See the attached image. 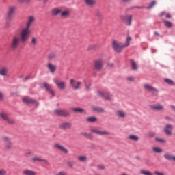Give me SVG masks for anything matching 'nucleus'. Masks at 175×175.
Listing matches in <instances>:
<instances>
[{"label":"nucleus","instance_id":"4","mask_svg":"<svg viewBox=\"0 0 175 175\" xmlns=\"http://www.w3.org/2000/svg\"><path fill=\"white\" fill-rule=\"evenodd\" d=\"M0 118H2V120L9 125H13L14 124V120L10 118L9 115L5 112L0 113Z\"/></svg>","mask_w":175,"mask_h":175},{"label":"nucleus","instance_id":"20","mask_svg":"<svg viewBox=\"0 0 175 175\" xmlns=\"http://www.w3.org/2000/svg\"><path fill=\"white\" fill-rule=\"evenodd\" d=\"M116 116L119 118H125L126 117V113L122 110H118L116 111Z\"/></svg>","mask_w":175,"mask_h":175},{"label":"nucleus","instance_id":"6","mask_svg":"<svg viewBox=\"0 0 175 175\" xmlns=\"http://www.w3.org/2000/svg\"><path fill=\"white\" fill-rule=\"evenodd\" d=\"M20 40L21 42V38L17 36L13 37L11 41L10 47L12 50H16L20 46Z\"/></svg>","mask_w":175,"mask_h":175},{"label":"nucleus","instance_id":"36","mask_svg":"<svg viewBox=\"0 0 175 175\" xmlns=\"http://www.w3.org/2000/svg\"><path fill=\"white\" fill-rule=\"evenodd\" d=\"M131 65L133 70H137V64H136V62H135V60L131 61Z\"/></svg>","mask_w":175,"mask_h":175},{"label":"nucleus","instance_id":"28","mask_svg":"<svg viewBox=\"0 0 175 175\" xmlns=\"http://www.w3.org/2000/svg\"><path fill=\"white\" fill-rule=\"evenodd\" d=\"M95 14L98 20H103V14H102V12L99 10H96Z\"/></svg>","mask_w":175,"mask_h":175},{"label":"nucleus","instance_id":"47","mask_svg":"<svg viewBox=\"0 0 175 175\" xmlns=\"http://www.w3.org/2000/svg\"><path fill=\"white\" fill-rule=\"evenodd\" d=\"M157 3L155 2V1H153L150 3V4L149 5V6L148 7V9H151L152 8H154V6H155V4Z\"/></svg>","mask_w":175,"mask_h":175},{"label":"nucleus","instance_id":"43","mask_svg":"<svg viewBox=\"0 0 175 175\" xmlns=\"http://www.w3.org/2000/svg\"><path fill=\"white\" fill-rule=\"evenodd\" d=\"M12 142H7V144H5V148L6 150H12Z\"/></svg>","mask_w":175,"mask_h":175},{"label":"nucleus","instance_id":"22","mask_svg":"<svg viewBox=\"0 0 175 175\" xmlns=\"http://www.w3.org/2000/svg\"><path fill=\"white\" fill-rule=\"evenodd\" d=\"M44 85V88H46V90H47V91L49 92V93L51 94V95L52 96H55V94L54 93V90H53L51 89V86L50 85L45 83Z\"/></svg>","mask_w":175,"mask_h":175},{"label":"nucleus","instance_id":"37","mask_svg":"<svg viewBox=\"0 0 175 175\" xmlns=\"http://www.w3.org/2000/svg\"><path fill=\"white\" fill-rule=\"evenodd\" d=\"M164 81L165 83H167V84H168V85H175L174 81H173V80H172V79H165L164 80Z\"/></svg>","mask_w":175,"mask_h":175},{"label":"nucleus","instance_id":"25","mask_svg":"<svg viewBox=\"0 0 175 175\" xmlns=\"http://www.w3.org/2000/svg\"><path fill=\"white\" fill-rule=\"evenodd\" d=\"M173 155L169 152H166L163 155V158L166 159V161H173Z\"/></svg>","mask_w":175,"mask_h":175},{"label":"nucleus","instance_id":"23","mask_svg":"<svg viewBox=\"0 0 175 175\" xmlns=\"http://www.w3.org/2000/svg\"><path fill=\"white\" fill-rule=\"evenodd\" d=\"M48 59L49 61H55L57 59V53L52 52L48 55Z\"/></svg>","mask_w":175,"mask_h":175},{"label":"nucleus","instance_id":"14","mask_svg":"<svg viewBox=\"0 0 175 175\" xmlns=\"http://www.w3.org/2000/svg\"><path fill=\"white\" fill-rule=\"evenodd\" d=\"M23 100L24 103L36 105V106H39V103H38V101H36L34 99H32L29 97H24L23 98Z\"/></svg>","mask_w":175,"mask_h":175},{"label":"nucleus","instance_id":"62","mask_svg":"<svg viewBox=\"0 0 175 175\" xmlns=\"http://www.w3.org/2000/svg\"><path fill=\"white\" fill-rule=\"evenodd\" d=\"M108 66H111H111H114V64H113V63H111V64H108Z\"/></svg>","mask_w":175,"mask_h":175},{"label":"nucleus","instance_id":"63","mask_svg":"<svg viewBox=\"0 0 175 175\" xmlns=\"http://www.w3.org/2000/svg\"><path fill=\"white\" fill-rule=\"evenodd\" d=\"M165 120H172L169 116L165 117Z\"/></svg>","mask_w":175,"mask_h":175},{"label":"nucleus","instance_id":"50","mask_svg":"<svg viewBox=\"0 0 175 175\" xmlns=\"http://www.w3.org/2000/svg\"><path fill=\"white\" fill-rule=\"evenodd\" d=\"M31 161H37V162H42V159L39 157H33Z\"/></svg>","mask_w":175,"mask_h":175},{"label":"nucleus","instance_id":"39","mask_svg":"<svg viewBox=\"0 0 175 175\" xmlns=\"http://www.w3.org/2000/svg\"><path fill=\"white\" fill-rule=\"evenodd\" d=\"M98 49V44H92L89 45L88 50H96Z\"/></svg>","mask_w":175,"mask_h":175},{"label":"nucleus","instance_id":"19","mask_svg":"<svg viewBox=\"0 0 175 175\" xmlns=\"http://www.w3.org/2000/svg\"><path fill=\"white\" fill-rule=\"evenodd\" d=\"M72 126V123L68 122H64L59 124L61 129H69Z\"/></svg>","mask_w":175,"mask_h":175},{"label":"nucleus","instance_id":"13","mask_svg":"<svg viewBox=\"0 0 175 175\" xmlns=\"http://www.w3.org/2000/svg\"><path fill=\"white\" fill-rule=\"evenodd\" d=\"M98 95L99 96H101V98H104L107 100H111V99H113V96H111V94L102 91H98Z\"/></svg>","mask_w":175,"mask_h":175},{"label":"nucleus","instance_id":"27","mask_svg":"<svg viewBox=\"0 0 175 175\" xmlns=\"http://www.w3.org/2000/svg\"><path fill=\"white\" fill-rule=\"evenodd\" d=\"M77 159L79 162L85 163L88 158L85 155H80L78 157Z\"/></svg>","mask_w":175,"mask_h":175},{"label":"nucleus","instance_id":"44","mask_svg":"<svg viewBox=\"0 0 175 175\" xmlns=\"http://www.w3.org/2000/svg\"><path fill=\"white\" fill-rule=\"evenodd\" d=\"M156 142L159 143H166V140L163 138H156Z\"/></svg>","mask_w":175,"mask_h":175},{"label":"nucleus","instance_id":"57","mask_svg":"<svg viewBox=\"0 0 175 175\" xmlns=\"http://www.w3.org/2000/svg\"><path fill=\"white\" fill-rule=\"evenodd\" d=\"M170 109H172L173 110V111L175 112V106L174 105H171Z\"/></svg>","mask_w":175,"mask_h":175},{"label":"nucleus","instance_id":"5","mask_svg":"<svg viewBox=\"0 0 175 175\" xmlns=\"http://www.w3.org/2000/svg\"><path fill=\"white\" fill-rule=\"evenodd\" d=\"M53 83H55L59 90H61L62 91L66 90V83L65 81H61L59 79L56 78L53 79Z\"/></svg>","mask_w":175,"mask_h":175},{"label":"nucleus","instance_id":"33","mask_svg":"<svg viewBox=\"0 0 175 175\" xmlns=\"http://www.w3.org/2000/svg\"><path fill=\"white\" fill-rule=\"evenodd\" d=\"M129 139L133 142H139V137L135 135H131L129 136Z\"/></svg>","mask_w":175,"mask_h":175},{"label":"nucleus","instance_id":"60","mask_svg":"<svg viewBox=\"0 0 175 175\" xmlns=\"http://www.w3.org/2000/svg\"><path fill=\"white\" fill-rule=\"evenodd\" d=\"M122 2H124V3L131 2V0H122Z\"/></svg>","mask_w":175,"mask_h":175},{"label":"nucleus","instance_id":"51","mask_svg":"<svg viewBox=\"0 0 175 175\" xmlns=\"http://www.w3.org/2000/svg\"><path fill=\"white\" fill-rule=\"evenodd\" d=\"M5 174H6V170H0V175H5Z\"/></svg>","mask_w":175,"mask_h":175},{"label":"nucleus","instance_id":"59","mask_svg":"<svg viewBox=\"0 0 175 175\" xmlns=\"http://www.w3.org/2000/svg\"><path fill=\"white\" fill-rule=\"evenodd\" d=\"M154 35H155V36H159V33L157 32V31H154Z\"/></svg>","mask_w":175,"mask_h":175},{"label":"nucleus","instance_id":"31","mask_svg":"<svg viewBox=\"0 0 175 175\" xmlns=\"http://www.w3.org/2000/svg\"><path fill=\"white\" fill-rule=\"evenodd\" d=\"M152 150L154 151V152H156L157 154H161L163 152V150H162V148L157 146L153 147Z\"/></svg>","mask_w":175,"mask_h":175},{"label":"nucleus","instance_id":"49","mask_svg":"<svg viewBox=\"0 0 175 175\" xmlns=\"http://www.w3.org/2000/svg\"><path fill=\"white\" fill-rule=\"evenodd\" d=\"M5 99V95L0 91V101L2 102Z\"/></svg>","mask_w":175,"mask_h":175},{"label":"nucleus","instance_id":"64","mask_svg":"<svg viewBox=\"0 0 175 175\" xmlns=\"http://www.w3.org/2000/svg\"><path fill=\"white\" fill-rule=\"evenodd\" d=\"M172 161H174V162H175V156H174V157H172Z\"/></svg>","mask_w":175,"mask_h":175},{"label":"nucleus","instance_id":"3","mask_svg":"<svg viewBox=\"0 0 175 175\" xmlns=\"http://www.w3.org/2000/svg\"><path fill=\"white\" fill-rule=\"evenodd\" d=\"M144 88L146 90V91H148V92H151L152 95L153 96H158L159 90L158 89L151 86L148 83L144 84Z\"/></svg>","mask_w":175,"mask_h":175},{"label":"nucleus","instance_id":"54","mask_svg":"<svg viewBox=\"0 0 175 175\" xmlns=\"http://www.w3.org/2000/svg\"><path fill=\"white\" fill-rule=\"evenodd\" d=\"M128 81H133L135 80V78L133 77H127Z\"/></svg>","mask_w":175,"mask_h":175},{"label":"nucleus","instance_id":"21","mask_svg":"<svg viewBox=\"0 0 175 175\" xmlns=\"http://www.w3.org/2000/svg\"><path fill=\"white\" fill-rule=\"evenodd\" d=\"M70 15V10H66L64 11L62 10V12H60L61 17H63L64 18H66L69 17Z\"/></svg>","mask_w":175,"mask_h":175},{"label":"nucleus","instance_id":"61","mask_svg":"<svg viewBox=\"0 0 175 175\" xmlns=\"http://www.w3.org/2000/svg\"><path fill=\"white\" fill-rule=\"evenodd\" d=\"M165 12H161L160 16L161 17H163V16H165Z\"/></svg>","mask_w":175,"mask_h":175},{"label":"nucleus","instance_id":"42","mask_svg":"<svg viewBox=\"0 0 175 175\" xmlns=\"http://www.w3.org/2000/svg\"><path fill=\"white\" fill-rule=\"evenodd\" d=\"M72 111L75 113H84V109L81 108H72Z\"/></svg>","mask_w":175,"mask_h":175},{"label":"nucleus","instance_id":"26","mask_svg":"<svg viewBox=\"0 0 175 175\" xmlns=\"http://www.w3.org/2000/svg\"><path fill=\"white\" fill-rule=\"evenodd\" d=\"M24 175H36V172L31 170H25L23 172Z\"/></svg>","mask_w":175,"mask_h":175},{"label":"nucleus","instance_id":"8","mask_svg":"<svg viewBox=\"0 0 175 175\" xmlns=\"http://www.w3.org/2000/svg\"><path fill=\"white\" fill-rule=\"evenodd\" d=\"M70 85L72 90H80L81 88V82L76 81L75 79H72L70 80Z\"/></svg>","mask_w":175,"mask_h":175},{"label":"nucleus","instance_id":"29","mask_svg":"<svg viewBox=\"0 0 175 175\" xmlns=\"http://www.w3.org/2000/svg\"><path fill=\"white\" fill-rule=\"evenodd\" d=\"M0 75H1V76H8V68L3 67L0 70Z\"/></svg>","mask_w":175,"mask_h":175},{"label":"nucleus","instance_id":"2","mask_svg":"<svg viewBox=\"0 0 175 175\" xmlns=\"http://www.w3.org/2000/svg\"><path fill=\"white\" fill-rule=\"evenodd\" d=\"M132 40V38L128 36L126 40V43L122 44L116 40H113L112 42V47L116 53H121L125 47H128L130 44V42Z\"/></svg>","mask_w":175,"mask_h":175},{"label":"nucleus","instance_id":"52","mask_svg":"<svg viewBox=\"0 0 175 175\" xmlns=\"http://www.w3.org/2000/svg\"><path fill=\"white\" fill-rule=\"evenodd\" d=\"M56 175H66V172H65L64 171H61V172H58L57 174H56Z\"/></svg>","mask_w":175,"mask_h":175},{"label":"nucleus","instance_id":"56","mask_svg":"<svg viewBox=\"0 0 175 175\" xmlns=\"http://www.w3.org/2000/svg\"><path fill=\"white\" fill-rule=\"evenodd\" d=\"M165 17L166 18H172V15L170 14H166Z\"/></svg>","mask_w":175,"mask_h":175},{"label":"nucleus","instance_id":"34","mask_svg":"<svg viewBox=\"0 0 175 175\" xmlns=\"http://www.w3.org/2000/svg\"><path fill=\"white\" fill-rule=\"evenodd\" d=\"M92 110H94V111H97L98 113H103V111H105L103 108L98 107H92Z\"/></svg>","mask_w":175,"mask_h":175},{"label":"nucleus","instance_id":"45","mask_svg":"<svg viewBox=\"0 0 175 175\" xmlns=\"http://www.w3.org/2000/svg\"><path fill=\"white\" fill-rule=\"evenodd\" d=\"M29 2V0H18V3H20V5H23V3H28Z\"/></svg>","mask_w":175,"mask_h":175},{"label":"nucleus","instance_id":"15","mask_svg":"<svg viewBox=\"0 0 175 175\" xmlns=\"http://www.w3.org/2000/svg\"><path fill=\"white\" fill-rule=\"evenodd\" d=\"M46 68L49 70L50 73H55L57 70V65L53 64L51 62H49L46 64Z\"/></svg>","mask_w":175,"mask_h":175},{"label":"nucleus","instance_id":"53","mask_svg":"<svg viewBox=\"0 0 175 175\" xmlns=\"http://www.w3.org/2000/svg\"><path fill=\"white\" fill-rule=\"evenodd\" d=\"M154 174L155 175H165V174L163 172H159L158 171H155Z\"/></svg>","mask_w":175,"mask_h":175},{"label":"nucleus","instance_id":"7","mask_svg":"<svg viewBox=\"0 0 175 175\" xmlns=\"http://www.w3.org/2000/svg\"><path fill=\"white\" fill-rule=\"evenodd\" d=\"M105 61H103V59H98L94 61V69L98 71L102 70Z\"/></svg>","mask_w":175,"mask_h":175},{"label":"nucleus","instance_id":"17","mask_svg":"<svg viewBox=\"0 0 175 175\" xmlns=\"http://www.w3.org/2000/svg\"><path fill=\"white\" fill-rule=\"evenodd\" d=\"M83 2L89 8H94L96 5V0H83Z\"/></svg>","mask_w":175,"mask_h":175},{"label":"nucleus","instance_id":"11","mask_svg":"<svg viewBox=\"0 0 175 175\" xmlns=\"http://www.w3.org/2000/svg\"><path fill=\"white\" fill-rule=\"evenodd\" d=\"M132 15L122 16L121 19L128 26L132 25Z\"/></svg>","mask_w":175,"mask_h":175},{"label":"nucleus","instance_id":"12","mask_svg":"<svg viewBox=\"0 0 175 175\" xmlns=\"http://www.w3.org/2000/svg\"><path fill=\"white\" fill-rule=\"evenodd\" d=\"M55 148H56V150H58L59 151H60L61 152H63V154H69V150L65 148L64 146L59 144H55L54 145Z\"/></svg>","mask_w":175,"mask_h":175},{"label":"nucleus","instance_id":"38","mask_svg":"<svg viewBox=\"0 0 175 175\" xmlns=\"http://www.w3.org/2000/svg\"><path fill=\"white\" fill-rule=\"evenodd\" d=\"M81 136H83L84 137H87V139H92L91 134L88 133L87 132H82L81 133Z\"/></svg>","mask_w":175,"mask_h":175},{"label":"nucleus","instance_id":"58","mask_svg":"<svg viewBox=\"0 0 175 175\" xmlns=\"http://www.w3.org/2000/svg\"><path fill=\"white\" fill-rule=\"evenodd\" d=\"M41 162H44V163H49V161L46 159H42L41 160Z\"/></svg>","mask_w":175,"mask_h":175},{"label":"nucleus","instance_id":"9","mask_svg":"<svg viewBox=\"0 0 175 175\" xmlns=\"http://www.w3.org/2000/svg\"><path fill=\"white\" fill-rule=\"evenodd\" d=\"M90 132L92 133H96V135H99L100 136H107L111 135L110 132L106 131H100L98 129H92Z\"/></svg>","mask_w":175,"mask_h":175},{"label":"nucleus","instance_id":"40","mask_svg":"<svg viewBox=\"0 0 175 175\" xmlns=\"http://www.w3.org/2000/svg\"><path fill=\"white\" fill-rule=\"evenodd\" d=\"M2 140L3 142H4V143H10V142H12L10 139V137H8L6 135L2 137Z\"/></svg>","mask_w":175,"mask_h":175},{"label":"nucleus","instance_id":"24","mask_svg":"<svg viewBox=\"0 0 175 175\" xmlns=\"http://www.w3.org/2000/svg\"><path fill=\"white\" fill-rule=\"evenodd\" d=\"M62 10L58 8H53L51 11L52 16H57V14H61Z\"/></svg>","mask_w":175,"mask_h":175},{"label":"nucleus","instance_id":"32","mask_svg":"<svg viewBox=\"0 0 175 175\" xmlns=\"http://www.w3.org/2000/svg\"><path fill=\"white\" fill-rule=\"evenodd\" d=\"M88 122H96L98 121V118L95 116H90L87 118Z\"/></svg>","mask_w":175,"mask_h":175},{"label":"nucleus","instance_id":"35","mask_svg":"<svg viewBox=\"0 0 175 175\" xmlns=\"http://www.w3.org/2000/svg\"><path fill=\"white\" fill-rule=\"evenodd\" d=\"M163 23L165 27H167V28H172V27H173V24L171 22H169L167 21H163Z\"/></svg>","mask_w":175,"mask_h":175},{"label":"nucleus","instance_id":"41","mask_svg":"<svg viewBox=\"0 0 175 175\" xmlns=\"http://www.w3.org/2000/svg\"><path fill=\"white\" fill-rule=\"evenodd\" d=\"M31 44L32 46H36V44H38V38L33 37L31 38Z\"/></svg>","mask_w":175,"mask_h":175},{"label":"nucleus","instance_id":"18","mask_svg":"<svg viewBox=\"0 0 175 175\" xmlns=\"http://www.w3.org/2000/svg\"><path fill=\"white\" fill-rule=\"evenodd\" d=\"M172 131H173V126L172 124H167L164 127V131L168 136H170L172 135Z\"/></svg>","mask_w":175,"mask_h":175},{"label":"nucleus","instance_id":"55","mask_svg":"<svg viewBox=\"0 0 175 175\" xmlns=\"http://www.w3.org/2000/svg\"><path fill=\"white\" fill-rule=\"evenodd\" d=\"M85 90H87V91H90V90L91 88V87L90 85L85 83Z\"/></svg>","mask_w":175,"mask_h":175},{"label":"nucleus","instance_id":"48","mask_svg":"<svg viewBox=\"0 0 175 175\" xmlns=\"http://www.w3.org/2000/svg\"><path fill=\"white\" fill-rule=\"evenodd\" d=\"M97 168L98 169V170H105V169H106V167H105L104 165H97Z\"/></svg>","mask_w":175,"mask_h":175},{"label":"nucleus","instance_id":"46","mask_svg":"<svg viewBox=\"0 0 175 175\" xmlns=\"http://www.w3.org/2000/svg\"><path fill=\"white\" fill-rule=\"evenodd\" d=\"M67 166H68V167H73L75 163L73 161H67Z\"/></svg>","mask_w":175,"mask_h":175},{"label":"nucleus","instance_id":"1","mask_svg":"<svg viewBox=\"0 0 175 175\" xmlns=\"http://www.w3.org/2000/svg\"><path fill=\"white\" fill-rule=\"evenodd\" d=\"M35 21V16H30L27 18V21L26 23V27L20 29L19 31V38H21V40L22 43H25L28 42V39H29V36H31V27H32V24Z\"/></svg>","mask_w":175,"mask_h":175},{"label":"nucleus","instance_id":"16","mask_svg":"<svg viewBox=\"0 0 175 175\" xmlns=\"http://www.w3.org/2000/svg\"><path fill=\"white\" fill-rule=\"evenodd\" d=\"M150 108L151 110H154V111H162L164 109V107L161 104H157L150 105Z\"/></svg>","mask_w":175,"mask_h":175},{"label":"nucleus","instance_id":"30","mask_svg":"<svg viewBox=\"0 0 175 175\" xmlns=\"http://www.w3.org/2000/svg\"><path fill=\"white\" fill-rule=\"evenodd\" d=\"M14 12H16V7H10L8 12L9 17L14 14Z\"/></svg>","mask_w":175,"mask_h":175},{"label":"nucleus","instance_id":"10","mask_svg":"<svg viewBox=\"0 0 175 175\" xmlns=\"http://www.w3.org/2000/svg\"><path fill=\"white\" fill-rule=\"evenodd\" d=\"M54 113L56 116H62V117H68L69 116V111L65 109H57L54 111Z\"/></svg>","mask_w":175,"mask_h":175}]
</instances>
